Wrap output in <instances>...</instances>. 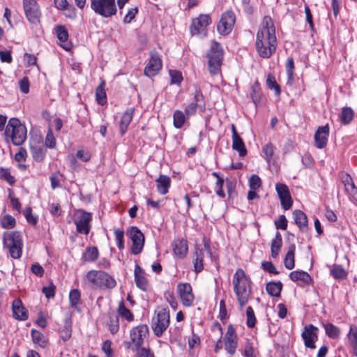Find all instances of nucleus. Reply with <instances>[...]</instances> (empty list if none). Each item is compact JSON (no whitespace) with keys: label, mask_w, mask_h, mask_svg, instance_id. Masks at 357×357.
<instances>
[{"label":"nucleus","mask_w":357,"mask_h":357,"mask_svg":"<svg viewBox=\"0 0 357 357\" xmlns=\"http://www.w3.org/2000/svg\"><path fill=\"white\" fill-rule=\"evenodd\" d=\"M255 46L257 53L263 59H269L276 52L278 40L275 26L270 16L264 17L256 34Z\"/></svg>","instance_id":"1"},{"label":"nucleus","mask_w":357,"mask_h":357,"mask_svg":"<svg viewBox=\"0 0 357 357\" xmlns=\"http://www.w3.org/2000/svg\"><path fill=\"white\" fill-rule=\"evenodd\" d=\"M251 283L250 279L241 268H238L233 276L234 291L241 307L244 306L248 302L252 292Z\"/></svg>","instance_id":"2"},{"label":"nucleus","mask_w":357,"mask_h":357,"mask_svg":"<svg viewBox=\"0 0 357 357\" xmlns=\"http://www.w3.org/2000/svg\"><path fill=\"white\" fill-rule=\"evenodd\" d=\"M85 280L92 289H112L116 285V280L102 271L91 270L88 271Z\"/></svg>","instance_id":"3"},{"label":"nucleus","mask_w":357,"mask_h":357,"mask_svg":"<svg viewBox=\"0 0 357 357\" xmlns=\"http://www.w3.org/2000/svg\"><path fill=\"white\" fill-rule=\"evenodd\" d=\"M3 247L13 259H18L22 255L23 240L20 231H6L3 234Z\"/></svg>","instance_id":"4"},{"label":"nucleus","mask_w":357,"mask_h":357,"mask_svg":"<svg viewBox=\"0 0 357 357\" xmlns=\"http://www.w3.org/2000/svg\"><path fill=\"white\" fill-rule=\"evenodd\" d=\"M149 336V328L141 324L133 328L130 332V340L124 342L125 347L132 351L144 348L146 339Z\"/></svg>","instance_id":"5"},{"label":"nucleus","mask_w":357,"mask_h":357,"mask_svg":"<svg viewBox=\"0 0 357 357\" xmlns=\"http://www.w3.org/2000/svg\"><path fill=\"white\" fill-rule=\"evenodd\" d=\"M5 135L10 137L14 145L20 146L26 139V128L17 119L12 118L6 126Z\"/></svg>","instance_id":"6"},{"label":"nucleus","mask_w":357,"mask_h":357,"mask_svg":"<svg viewBox=\"0 0 357 357\" xmlns=\"http://www.w3.org/2000/svg\"><path fill=\"white\" fill-rule=\"evenodd\" d=\"M224 52L221 45L213 41L207 53L208 67L211 74L217 75L220 72Z\"/></svg>","instance_id":"7"},{"label":"nucleus","mask_w":357,"mask_h":357,"mask_svg":"<svg viewBox=\"0 0 357 357\" xmlns=\"http://www.w3.org/2000/svg\"><path fill=\"white\" fill-rule=\"evenodd\" d=\"M91 8L97 15L109 18L117 12L115 0H90Z\"/></svg>","instance_id":"8"},{"label":"nucleus","mask_w":357,"mask_h":357,"mask_svg":"<svg viewBox=\"0 0 357 357\" xmlns=\"http://www.w3.org/2000/svg\"><path fill=\"white\" fill-rule=\"evenodd\" d=\"M76 231L80 234L88 235L91 229L92 213L83 209H77L74 213Z\"/></svg>","instance_id":"9"},{"label":"nucleus","mask_w":357,"mask_h":357,"mask_svg":"<svg viewBox=\"0 0 357 357\" xmlns=\"http://www.w3.org/2000/svg\"><path fill=\"white\" fill-rule=\"evenodd\" d=\"M169 311L166 308L160 309L155 317L152 319L151 327L154 335L160 337L169 326Z\"/></svg>","instance_id":"10"},{"label":"nucleus","mask_w":357,"mask_h":357,"mask_svg":"<svg viewBox=\"0 0 357 357\" xmlns=\"http://www.w3.org/2000/svg\"><path fill=\"white\" fill-rule=\"evenodd\" d=\"M23 8L30 23L36 24L40 22L42 13L36 0H23Z\"/></svg>","instance_id":"11"},{"label":"nucleus","mask_w":357,"mask_h":357,"mask_svg":"<svg viewBox=\"0 0 357 357\" xmlns=\"http://www.w3.org/2000/svg\"><path fill=\"white\" fill-rule=\"evenodd\" d=\"M212 22L211 17L208 14H201L198 17L192 19L190 26V33L192 36L203 34L206 36V27Z\"/></svg>","instance_id":"12"},{"label":"nucleus","mask_w":357,"mask_h":357,"mask_svg":"<svg viewBox=\"0 0 357 357\" xmlns=\"http://www.w3.org/2000/svg\"><path fill=\"white\" fill-rule=\"evenodd\" d=\"M162 68L160 55L155 50L150 52V59L144 68V73L149 77L157 75Z\"/></svg>","instance_id":"13"},{"label":"nucleus","mask_w":357,"mask_h":357,"mask_svg":"<svg viewBox=\"0 0 357 357\" xmlns=\"http://www.w3.org/2000/svg\"><path fill=\"white\" fill-rule=\"evenodd\" d=\"M236 22V15L231 10H227L222 14L221 18L217 25L220 34L228 35L233 29Z\"/></svg>","instance_id":"14"},{"label":"nucleus","mask_w":357,"mask_h":357,"mask_svg":"<svg viewBox=\"0 0 357 357\" xmlns=\"http://www.w3.org/2000/svg\"><path fill=\"white\" fill-rule=\"evenodd\" d=\"M128 235L132 241L131 253L135 255L140 254L144 245L143 233L137 227H131L128 231Z\"/></svg>","instance_id":"15"},{"label":"nucleus","mask_w":357,"mask_h":357,"mask_svg":"<svg viewBox=\"0 0 357 357\" xmlns=\"http://www.w3.org/2000/svg\"><path fill=\"white\" fill-rule=\"evenodd\" d=\"M177 294L185 307H190L193 305L195 296L192 293V288L188 282H180L176 287Z\"/></svg>","instance_id":"16"},{"label":"nucleus","mask_w":357,"mask_h":357,"mask_svg":"<svg viewBox=\"0 0 357 357\" xmlns=\"http://www.w3.org/2000/svg\"><path fill=\"white\" fill-rule=\"evenodd\" d=\"M339 178L350 201L357 203V187L352 177L348 173L342 172L339 174Z\"/></svg>","instance_id":"17"},{"label":"nucleus","mask_w":357,"mask_h":357,"mask_svg":"<svg viewBox=\"0 0 357 357\" xmlns=\"http://www.w3.org/2000/svg\"><path fill=\"white\" fill-rule=\"evenodd\" d=\"M301 337L307 348L314 349L315 342L318 340V328L312 324L307 325L301 333Z\"/></svg>","instance_id":"18"},{"label":"nucleus","mask_w":357,"mask_h":357,"mask_svg":"<svg viewBox=\"0 0 357 357\" xmlns=\"http://www.w3.org/2000/svg\"><path fill=\"white\" fill-rule=\"evenodd\" d=\"M238 347V337L236 330L231 324L228 325L225 336V349L230 355L236 353Z\"/></svg>","instance_id":"19"},{"label":"nucleus","mask_w":357,"mask_h":357,"mask_svg":"<svg viewBox=\"0 0 357 357\" xmlns=\"http://www.w3.org/2000/svg\"><path fill=\"white\" fill-rule=\"evenodd\" d=\"M329 132L330 128L328 123L318 127L314 136V145L317 149H322L326 147L328 143Z\"/></svg>","instance_id":"20"},{"label":"nucleus","mask_w":357,"mask_h":357,"mask_svg":"<svg viewBox=\"0 0 357 357\" xmlns=\"http://www.w3.org/2000/svg\"><path fill=\"white\" fill-rule=\"evenodd\" d=\"M134 272L136 286L144 291H147L149 284L144 271L139 266V264H136Z\"/></svg>","instance_id":"21"},{"label":"nucleus","mask_w":357,"mask_h":357,"mask_svg":"<svg viewBox=\"0 0 357 357\" xmlns=\"http://www.w3.org/2000/svg\"><path fill=\"white\" fill-rule=\"evenodd\" d=\"M13 317L17 320L25 321L28 319V312L20 299H15L12 304Z\"/></svg>","instance_id":"22"},{"label":"nucleus","mask_w":357,"mask_h":357,"mask_svg":"<svg viewBox=\"0 0 357 357\" xmlns=\"http://www.w3.org/2000/svg\"><path fill=\"white\" fill-rule=\"evenodd\" d=\"M135 109L133 107L128 108L123 113L120 120L119 128L121 135H123L132 120Z\"/></svg>","instance_id":"23"},{"label":"nucleus","mask_w":357,"mask_h":357,"mask_svg":"<svg viewBox=\"0 0 357 357\" xmlns=\"http://www.w3.org/2000/svg\"><path fill=\"white\" fill-rule=\"evenodd\" d=\"M348 344L351 349L352 354L357 356V326L351 324L347 334Z\"/></svg>","instance_id":"24"},{"label":"nucleus","mask_w":357,"mask_h":357,"mask_svg":"<svg viewBox=\"0 0 357 357\" xmlns=\"http://www.w3.org/2000/svg\"><path fill=\"white\" fill-rule=\"evenodd\" d=\"M173 252L179 258H184L188 253L187 241L184 239H176L172 243Z\"/></svg>","instance_id":"25"},{"label":"nucleus","mask_w":357,"mask_h":357,"mask_svg":"<svg viewBox=\"0 0 357 357\" xmlns=\"http://www.w3.org/2000/svg\"><path fill=\"white\" fill-rule=\"evenodd\" d=\"M290 279L294 282L300 281L303 284H310L312 282L311 276L304 271H294L289 273Z\"/></svg>","instance_id":"26"},{"label":"nucleus","mask_w":357,"mask_h":357,"mask_svg":"<svg viewBox=\"0 0 357 357\" xmlns=\"http://www.w3.org/2000/svg\"><path fill=\"white\" fill-rule=\"evenodd\" d=\"M60 337L64 341H68L72 335V318L68 314L64 319L63 326L59 329Z\"/></svg>","instance_id":"27"},{"label":"nucleus","mask_w":357,"mask_h":357,"mask_svg":"<svg viewBox=\"0 0 357 357\" xmlns=\"http://www.w3.org/2000/svg\"><path fill=\"white\" fill-rule=\"evenodd\" d=\"M294 221L302 232L307 229V218L305 213L300 210H295L293 212Z\"/></svg>","instance_id":"28"},{"label":"nucleus","mask_w":357,"mask_h":357,"mask_svg":"<svg viewBox=\"0 0 357 357\" xmlns=\"http://www.w3.org/2000/svg\"><path fill=\"white\" fill-rule=\"evenodd\" d=\"M157 190L161 195H166L171 185V179L168 176L160 175L156 179Z\"/></svg>","instance_id":"29"},{"label":"nucleus","mask_w":357,"mask_h":357,"mask_svg":"<svg viewBox=\"0 0 357 357\" xmlns=\"http://www.w3.org/2000/svg\"><path fill=\"white\" fill-rule=\"evenodd\" d=\"M99 252L96 247H87L82 256L83 262H94L98 257Z\"/></svg>","instance_id":"30"},{"label":"nucleus","mask_w":357,"mask_h":357,"mask_svg":"<svg viewBox=\"0 0 357 357\" xmlns=\"http://www.w3.org/2000/svg\"><path fill=\"white\" fill-rule=\"evenodd\" d=\"M106 83L105 80H102L100 84L97 86L95 91L96 100L100 105H104L107 103V95L105 91Z\"/></svg>","instance_id":"31"},{"label":"nucleus","mask_w":357,"mask_h":357,"mask_svg":"<svg viewBox=\"0 0 357 357\" xmlns=\"http://www.w3.org/2000/svg\"><path fill=\"white\" fill-rule=\"evenodd\" d=\"M121 318L126 319L128 322H131L134 320V315L132 312L126 307L124 301H121L119 303L117 308V314Z\"/></svg>","instance_id":"32"},{"label":"nucleus","mask_w":357,"mask_h":357,"mask_svg":"<svg viewBox=\"0 0 357 357\" xmlns=\"http://www.w3.org/2000/svg\"><path fill=\"white\" fill-rule=\"evenodd\" d=\"M232 149L238 152L240 157H244L247 154L245 144L239 135L232 137Z\"/></svg>","instance_id":"33"},{"label":"nucleus","mask_w":357,"mask_h":357,"mask_svg":"<svg viewBox=\"0 0 357 357\" xmlns=\"http://www.w3.org/2000/svg\"><path fill=\"white\" fill-rule=\"evenodd\" d=\"M323 327L326 334L329 338L337 340L341 335V330L339 327L335 326L332 323L323 324Z\"/></svg>","instance_id":"34"},{"label":"nucleus","mask_w":357,"mask_h":357,"mask_svg":"<svg viewBox=\"0 0 357 357\" xmlns=\"http://www.w3.org/2000/svg\"><path fill=\"white\" fill-rule=\"evenodd\" d=\"M282 245V238L279 231L275 234V237L271 242V257L276 258L279 255V252Z\"/></svg>","instance_id":"35"},{"label":"nucleus","mask_w":357,"mask_h":357,"mask_svg":"<svg viewBox=\"0 0 357 357\" xmlns=\"http://www.w3.org/2000/svg\"><path fill=\"white\" fill-rule=\"evenodd\" d=\"M282 289V284L281 282H269L266 284V290L267 293L274 297H279Z\"/></svg>","instance_id":"36"},{"label":"nucleus","mask_w":357,"mask_h":357,"mask_svg":"<svg viewBox=\"0 0 357 357\" xmlns=\"http://www.w3.org/2000/svg\"><path fill=\"white\" fill-rule=\"evenodd\" d=\"M295 251L296 245H290L284 261V266L289 270L293 269L295 266Z\"/></svg>","instance_id":"37"},{"label":"nucleus","mask_w":357,"mask_h":357,"mask_svg":"<svg viewBox=\"0 0 357 357\" xmlns=\"http://www.w3.org/2000/svg\"><path fill=\"white\" fill-rule=\"evenodd\" d=\"M354 112L351 107H344L340 114V120L342 124L348 125L354 119Z\"/></svg>","instance_id":"38"},{"label":"nucleus","mask_w":357,"mask_h":357,"mask_svg":"<svg viewBox=\"0 0 357 357\" xmlns=\"http://www.w3.org/2000/svg\"><path fill=\"white\" fill-rule=\"evenodd\" d=\"M275 146L271 142L266 144L262 147L261 151L264 154V158L268 163L275 158Z\"/></svg>","instance_id":"39"},{"label":"nucleus","mask_w":357,"mask_h":357,"mask_svg":"<svg viewBox=\"0 0 357 357\" xmlns=\"http://www.w3.org/2000/svg\"><path fill=\"white\" fill-rule=\"evenodd\" d=\"M107 325L110 333L113 335L116 334L119 330V316L116 314H110Z\"/></svg>","instance_id":"40"},{"label":"nucleus","mask_w":357,"mask_h":357,"mask_svg":"<svg viewBox=\"0 0 357 357\" xmlns=\"http://www.w3.org/2000/svg\"><path fill=\"white\" fill-rule=\"evenodd\" d=\"M187 118L186 114L183 112L181 110H176L173 114L174 126L177 129L181 128Z\"/></svg>","instance_id":"41"},{"label":"nucleus","mask_w":357,"mask_h":357,"mask_svg":"<svg viewBox=\"0 0 357 357\" xmlns=\"http://www.w3.org/2000/svg\"><path fill=\"white\" fill-rule=\"evenodd\" d=\"M46 149L42 146H31V153L33 158L37 162L43 161L46 155Z\"/></svg>","instance_id":"42"},{"label":"nucleus","mask_w":357,"mask_h":357,"mask_svg":"<svg viewBox=\"0 0 357 357\" xmlns=\"http://www.w3.org/2000/svg\"><path fill=\"white\" fill-rule=\"evenodd\" d=\"M69 301L72 307L79 310V305L81 303V294L80 291L74 289L70 291Z\"/></svg>","instance_id":"43"},{"label":"nucleus","mask_w":357,"mask_h":357,"mask_svg":"<svg viewBox=\"0 0 357 357\" xmlns=\"http://www.w3.org/2000/svg\"><path fill=\"white\" fill-rule=\"evenodd\" d=\"M266 82L268 89H273L275 91V96H279L280 95L281 88L277 83L275 77L273 74H268Z\"/></svg>","instance_id":"44"},{"label":"nucleus","mask_w":357,"mask_h":357,"mask_svg":"<svg viewBox=\"0 0 357 357\" xmlns=\"http://www.w3.org/2000/svg\"><path fill=\"white\" fill-rule=\"evenodd\" d=\"M1 226L4 229H13L15 227L16 220L9 214H5L0 217Z\"/></svg>","instance_id":"45"},{"label":"nucleus","mask_w":357,"mask_h":357,"mask_svg":"<svg viewBox=\"0 0 357 357\" xmlns=\"http://www.w3.org/2000/svg\"><path fill=\"white\" fill-rule=\"evenodd\" d=\"M331 275L337 280L346 278L347 273L341 265L334 264L330 271Z\"/></svg>","instance_id":"46"},{"label":"nucleus","mask_w":357,"mask_h":357,"mask_svg":"<svg viewBox=\"0 0 357 357\" xmlns=\"http://www.w3.org/2000/svg\"><path fill=\"white\" fill-rule=\"evenodd\" d=\"M31 337L33 342L38 344L41 347H45L47 345V340L45 335L40 331L35 329L31 330Z\"/></svg>","instance_id":"47"},{"label":"nucleus","mask_w":357,"mask_h":357,"mask_svg":"<svg viewBox=\"0 0 357 357\" xmlns=\"http://www.w3.org/2000/svg\"><path fill=\"white\" fill-rule=\"evenodd\" d=\"M193 100L192 102H195L198 108L204 112L206 109V104L203 93L199 88H196Z\"/></svg>","instance_id":"48"},{"label":"nucleus","mask_w":357,"mask_h":357,"mask_svg":"<svg viewBox=\"0 0 357 357\" xmlns=\"http://www.w3.org/2000/svg\"><path fill=\"white\" fill-rule=\"evenodd\" d=\"M204 251L202 249L196 251V258L194 260V268L197 273H200L204 269L203 260Z\"/></svg>","instance_id":"49"},{"label":"nucleus","mask_w":357,"mask_h":357,"mask_svg":"<svg viewBox=\"0 0 357 357\" xmlns=\"http://www.w3.org/2000/svg\"><path fill=\"white\" fill-rule=\"evenodd\" d=\"M242 354L244 357H257L255 352L253 343L250 341V340H245Z\"/></svg>","instance_id":"50"},{"label":"nucleus","mask_w":357,"mask_h":357,"mask_svg":"<svg viewBox=\"0 0 357 357\" xmlns=\"http://www.w3.org/2000/svg\"><path fill=\"white\" fill-rule=\"evenodd\" d=\"M251 89V98L253 102L257 105L259 102L261 96V91L257 82L252 86Z\"/></svg>","instance_id":"51"},{"label":"nucleus","mask_w":357,"mask_h":357,"mask_svg":"<svg viewBox=\"0 0 357 357\" xmlns=\"http://www.w3.org/2000/svg\"><path fill=\"white\" fill-rule=\"evenodd\" d=\"M114 236L116 241V246L119 250H121L124 248V231L122 229H115Z\"/></svg>","instance_id":"52"},{"label":"nucleus","mask_w":357,"mask_h":357,"mask_svg":"<svg viewBox=\"0 0 357 357\" xmlns=\"http://www.w3.org/2000/svg\"><path fill=\"white\" fill-rule=\"evenodd\" d=\"M56 145V140L51 128H49L45 139V146L49 149H54Z\"/></svg>","instance_id":"53"},{"label":"nucleus","mask_w":357,"mask_h":357,"mask_svg":"<svg viewBox=\"0 0 357 357\" xmlns=\"http://www.w3.org/2000/svg\"><path fill=\"white\" fill-rule=\"evenodd\" d=\"M170 84H181L183 80V76L180 71L176 70H169Z\"/></svg>","instance_id":"54"},{"label":"nucleus","mask_w":357,"mask_h":357,"mask_svg":"<svg viewBox=\"0 0 357 357\" xmlns=\"http://www.w3.org/2000/svg\"><path fill=\"white\" fill-rule=\"evenodd\" d=\"M275 190L280 199L291 196L287 185L284 183H277Z\"/></svg>","instance_id":"55"},{"label":"nucleus","mask_w":357,"mask_h":357,"mask_svg":"<svg viewBox=\"0 0 357 357\" xmlns=\"http://www.w3.org/2000/svg\"><path fill=\"white\" fill-rule=\"evenodd\" d=\"M247 321L246 324L249 328H253L256 324V317L252 307L249 306L246 309Z\"/></svg>","instance_id":"56"},{"label":"nucleus","mask_w":357,"mask_h":357,"mask_svg":"<svg viewBox=\"0 0 357 357\" xmlns=\"http://www.w3.org/2000/svg\"><path fill=\"white\" fill-rule=\"evenodd\" d=\"M286 70L288 77V82H291L294 79V61L292 57L287 59L286 63Z\"/></svg>","instance_id":"57"},{"label":"nucleus","mask_w":357,"mask_h":357,"mask_svg":"<svg viewBox=\"0 0 357 357\" xmlns=\"http://www.w3.org/2000/svg\"><path fill=\"white\" fill-rule=\"evenodd\" d=\"M62 11L65 17L70 20H75L77 17V10L73 4L69 3Z\"/></svg>","instance_id":"58"},{"label":"nucleus","mask_w":357,"mask_h":357,"mask_svg":"<svg viewBox=\"0 0 357 357\" xmlns=\"http://www.w3.org/2000/svg\"><path fill=\"white\" fill-rule=\"evenodd\" d=\"M56 33L57 35L58 39L62 42L65 43L67 41L68 38V33L66 29L63 26H58L56 28Z\"/></svg>","instance_id":"59"},{"label":"nucleus","mask_w":357,"mask_h":357,"mask_svg":"<svg viewBox=\"0 0 357 357\" xmlns=\"http://www.w3.org/2000/svg\"><path fill=\"white\" fill-rule=\"evenodd\" d=\"M277 229L286 230L288 225V221L284 215H281L279 218L274 222Z\"/></svg>","instance_id":"60"},{"label":"nucleus","mask_w":357,"mask_h":357,"mask_svg":"<svg viewBox=\"0 0 357 357\" xmlns=\"http://www.w3.org/2000/svg\"><path fill=\"white\" fill-rule=\"evenodd\" d=\"M0 177L6 181L10 185H13L15 182L14 176L10 175V172L7 169H0Z\"/></svg>","instance_id":"61"},{"label":"nucleus","mask_w":357,"mask_h":357,"mask_svg":"<svg viewBox=\"0 0 357 357\" xmlns=\"http://www.w3.org/2000/svg\"><path fill=\"white\" fill-rule=\"evenodd\" d=\"M249 185L251 190H257L261 185V178L257 175H252L249 180Z\"/></svg>","instance_id":"62"},{"label":"nucleus","mask_w":357,"mask_h":357,"mask_svg":"<svg viewBox=\"0 0 357 357\" xmlns=\"http://www.w3.org/2000/svg\"><path fill=\"white\" fill-rule=\"evenodd\" d=\"M261 266L263 269L269 273L278 275L279 274V271H278L273 265V264L271 261H263L261 263Z\"/></svg>","instance_id":"63"},{"label":"nucleus","mask_w":357,"mask_h":357,"mask_svg":"<svg viewBox=\"0 0 357 357\" xmlns=\"http://www.w3.org/2000/svg\"><path fill=\"white\" fill-rule=\"evenodd\" d=\"M135 352H136V357H154V354L149 349H146V347L136 350Z\"/></svg>","instance_id":"64"}]
</instances>
